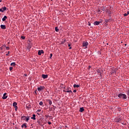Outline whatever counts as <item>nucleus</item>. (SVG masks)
Masks as SVG:
<instances>
[{"instance_id":"nucleus-1","label":"nucleus","mask_w":129,"mask_h":129,"mask_svg":"<svg viewBox=\"0 0 129 129\" xmlns=\"http://www.w3.org/2000/svg\"><path fill=\"white\" fill-rule=\"evenodd\" d=\"M44 120L43 118H40L37 120V122L39 125H43V124H45V121H44Z\"/></svg>"},{"instance_id":"nucleus-30","label":"nucleus","mask_w":129,"mask_h":129,"mask_svg":"<svg viewBox=\"0 0 129 129\" xmlns=\"http://www.w3.org/2000/svg\"><path fill=\"white\" fill-rule=\"evenodd\" d=\"M39 105H43V102L41 101L39 102Z\"/></svg>"},{"instance_id":"nucleus-5","label":"nucleus","mask_w":129,"mask_h":129,"mask_svg":"<svg viewBox=\"0 0 129 129\" xmlns=\"http://www.w3.org/2000/svg\"><path fill=\"white\" fill-rule=\"evenodd\" d=\"M6 10H7V7H3L1 9H0V12H1L2 13H4V12L6 11Z\"/></svg>"},{"instance_id":"nucleus-46","label":"nucleus","mask_w":129,"mask_h":129,"mask_svg":"<svg viewBox=\"0 0 129 129\" xmlns=\"http://www.w3.org/2000/svg\"><path fill=\"white\" fill-rule=\"evenodd\" d=\"M8 54H10V51H8Z\"/></svg>"},{"instance_id":"nucleus-29","label":"nucleus","mask_w":129,"mask_h":129,"mask_svg":"<svg viewBox=\"0 0 129 129\" xmlns=\"http://www.w3.org/2000/svg\"><path fill=\"white\" fill-rule=\"evenodd\" d=\"M14 107H15V108L16 111H17V110H18V106H15Z\"/></svg>"},{"instance_id":"nucleus-24","label":"nucleus","mask_w":129,"mask_h":129,"mask_svg":"<svg viewBox=\"0 0 129 129\" xmlns=\"http://www.w3.org/2000/svg\"><path fill=\"white\" fill-rule=\"evenodd\" d=\"M55 30L56 32H59V29H58V27H56L55 28Z\"/></svg>"},{"instance_id":"nucleus-41","label":"nucleus","mask_w":129,"mask_h":129,"mask_svg":"<svg viewBox=\"0 0 129 129\" xmlns=\"http://www.w3.org/2000/svg\"><path fill=\"white\" fill-rule=\"evenodd\" d=\"M127 91H128L127 94H128V95L129 96V90H128Z\"/></svg>"},{"instance_id":"nucleus-31","label":"nucleus","mask_w":129,"mask_h":129,"mask_svg":"<svg viewBox=\"0 0 129 129\" xmlns=\"http://www.w3.org/2000/svg\"><path fill=\"white\" fill-rule=\"evenodd\" d=\"M25 36H21V39H22V40H25Z\"/></svg>"},{"instance_id":"nucleus-3","label":"nucleus","mask_w":129,"mask_h":129,"mask_svg":"<svg viewBox=\"0 0 129 129\" xmlns=\"http://www.w3.org/2000/svg\"><path fill=\"white\" fill-rule=\"evenodd\" d=\"M97 73H99V75L100 76L101 78H102L101 75L102 74V73H103V70H102L101 68H99V69L97 70Z\"/></svg>"},{"instance_id":"nucleus-43","label":"nucleus","mask_w":129,"mask_h":129,"mask_svg":"<svg viewBox=\"0 0 129 129\" xmlns=\"http://www.w3.org/2000/svg\"><path fill=\"white\" fill-rule=\"evenodd\" d=\"M127 15H129V12H128V11L127 12Z\"/></svg>"},{"instance_id":"nucleus-10","label":"nucleus","mask_w":129,"mask_h":129,"mask_svg":"<svg viewBox=\"0 0 129 129\" xmlns=\"http://www.w3.org/2000/svg\"><path fill=\"white\" fill-rule=\"evenodd\" d=\"M6 95H7V93H5L4 94L3 99H7V98H8V96H6Z\"/></svg>"},{"instance_id":"nucleus-25","label":"nucleus","mask_w":129,"mask_h":129,"mask_svg":"<svg viewBox=\"0 0 129 129\" xmlns=\"http://www.w3.org/2000/svg\"><path fill=\"white\" fill-rule=\"evenodd\" d=\"M15 65H16V63H15V62H12L11 64V66H15Z\"/></svg>"},{"instance_id":"nucleus-34","label":"nucleus","mask_w":129,"mask_h":129,"mask_svg":"<svg viewBox=\"0 0 129 129\" xmlns=\"http://www.w3.org/2000/svg\"><path fill=\"white\" fill-rule=\"evenodd\" d=\"M127 14H126V13L124 14V17H127Z\"/></svg>"},{"instance_id":"nucleus-49","label":"nucleus","mask_w":129,"mask_h":129,"mask_svg":"<svg viewBox=\"0 0 129 129\" xmlns=\"http://www.w3.org/2000/svg\"><path fill=\"white\" fill-rule=\"evenodd\" d=\"M23 120H25L24 118H23Z\"/></svg>"},{"instance_id":"nucleus-9","label":"nucleus","mask_w":129,"mask_h":129,"mask_svg":"<svg viewBox=\"0 0 129 129\" xmlns=\"http://www.w3.org/2000/svg\"><path fill=\"white\" fill-rule=\"evenodd\" d=\"M38 54L39 55H42V54H44V50H39Z\"/></svg>"},{"instance_id":"nucleus-38","label":"nucleus","mask_w":129,"mask_h":129,"mask_svg":"<svg viewBox=\"0 0 129 129\" xmlns=\"http://www.w3.org/2000/svg\"><path fill=\"white\" fill-rule=\"evenodd\" d=\"M76 91H77L76 90H74L73 91V92H75H75H76Z\"/></svg>"},{"instance_id":"nucleus-6","label":"nucleus","mask_w":129,"mask_h":129,"mask_svg":"<svg viewBox=\"0 0 129 129\" xmlns=\"http://www.w3.org/2000/svg\"><path fill=\"white\" fill-rule=\"evenodd\" d=\"M88 45V42L87 41H83V47H86Z\"/></svg>"},{"instance_id":"nucleus-37","label":"nucleus","mask_w":129,"mask_h":129,"mask_svg":"<svg viewBox=\"0 0 129 129\" xmlns=\"http://www.w3.org/2000/svg\"><path fill=\"white\" fill-rule=\"evenodd\" d=\"M48 124H52V123L51 122H48Z\"/></svg>"},{"instance_id":"nucleus-22","label":"nucleus","mask_w":129,"mask_h":129,"mask_svg":"<svg viewBox=\"0 0 129 129\" xmlns=\"http://www.w3.org/2000/svg\"><path fill=\"white\" fill-rule=\"evenodd\" d=\"M80 86H79V85H76V84H75V85H74V87H77V88H78V87H79Z\"/></svg>"},{"instance_id":"nucleus-45","label":"nucleus","mask_w":129,"mask_h":129,"mask_svg":"<svg viewBox=\"0 0 129 129\" xmlns=\"http://www.w3.org/2000/svg\"><path fill=\"white\" fill-rule=\"evenodd\" d=\"M0 3H2V0H0Z\"/></svg>"},{"instance_id":"nucleus-14","label":"nucleus","mask_w":129,"mask_h":129,"mask_svg":"<svg viewBox=\"0 0 129 129\" xmlns=\"http://www.w3.org/2000/svg\"><path fill=\"white\" fill-rule=\"evenodd\" d=\"M99 24H100V22L95 21L94 22V25L96 26H98V25H99Z\"/></svg>"},{"instance_id":"nucleus-48","label":"nucleus","mask_w":129,"mask_h":129,"mask_svg":"<svg viewBox=\"0 0 129 129\" xmlns=\"http://www.w3.org/2000/svg\"><path fill=\"white\" fill-rule=\"evenodd\" d=\"M8 54H6L7 56H8Z\"/></svg>"},{"instance_id":"nucleus-20","label":"nucleus","mask_w":129,"mask_h":129,"mask_svg":"<svg viewBox=\"0 0 129 129\" xmlns=\"http://www.w3.org/2000/svg\"><path fill=\"white\" fill-rule=\"evenodd\" d=\"M111 21H112V20H111V19H108V20H105V22L106 23H109V22H111Z\"/></svg>"},{"instance_id":"nucleus-13","label":"nucleus","mask_w":129,"mask_h":129,"mask_svg":"<svg viewBox=\"0 0 129 129\" xmlns=\"http://www.w3.org/2000/svg\"><path fill=\"white\" fill-rule=\"evenodd\" d=\"M25 117H27V118L26 119V121H29V119H30V118H29V116L26 117L25 116H22L21 118L22 119H23V118H25Z\"/></svg>"},{"instance_id":"nucleus-27","label":"nucleus","mask_w":129,"mask_h":129,"mask_svg":"<svg viewBox=\"0 0 129 129\" xmlns=\"http://www.w3.org/2000/svg\"><path fill=\"white\" fill-rule=\"evenodd\" d=\"M68 47H69V49H71L72 48V47H71V44H68Z\"/></svg>"},{"instance_id":"nucleus-15","label":"nucleus","mask_w":129,"mask_h":129,"mask_svg":"<svg viewBox=\"0 0 129 129\" xmlns=\"http://www.w3.org/2000/svg\"><path fill=\"white\" fill-rule=\"evenodd\" d=\"M79 111L80 112H83V111H84V107L80 108Z\"/></svg>"},{"instance_id":"nucleus-47","label":"nucleus","mask_w":129,"mask_h":129,"mask_svg":"<svg viewBox=\"0 0 129 129\" xmlns=\"http://www.w3.org/2000/svg\"><path fill=\"white\" fill-rule=\"evenodd\" d=\"M125 46H126V44H125Z\"/></svg>"},{"instance_id":"nucleus-17","label":"nucleus","mask_w":129,"mask_h":129,"mask_svg":"<svg viewBox=\"0 0 129 129\" xmlns=\"http://www.w3.org/2000/svg\"><path fill=\"white\" fill-rule=\"evenodd\" d=\"M7 19H8V17H7V16H5L2 19V20L3 22H5Z\"/></svg>"},{"instance_id":"nucleus-44","label":"nucleus","mask_w":129,"mask_h":129,"mask_svg":"<svg viewBox=\"0 0 129 129\" xmlns=\"http://www.w3.org/2000/svg\"><path fill=\"white\" fill-rule=\"evenodd\" d=\"M91 24H90V23H89V24H88L89 26H91Z\"/></svg>"},{"instance_id":"nucleus-50","label":"nucleus","mask_w":129,"mask_h":129,"mask_svg":"<svg viewBox=\"0 0 129 129\" xmlns=\"http://www.w3.org/2000/svg\"><path fill=\"white\" fill-rule=\"evenodd\" d=\"M23 120H25L24 118H23Z\"/></svg>"},{"instance_id":"nucleus-52","label":"nucleus","mask_w":129,"mask_h":129,"mask_svg":"<svg viewBox=\"0 0 129 129\" xmlns=\"http://www.w3.org/2000/svg\"><path fill=\"white\" fill-rule=\"evenodd\" d=\"M107 45H108V43H107Z\"/></svg>"},{"instance_id":"nucleus-2","label":"nucleus","mask_w":129,"mask_h":129,"mask_svg":"<svg viewBox=\"0 0 129 129\" xmlns=\"http://www.w3.org/2000/svg\"><path fill=\"white\" fill-rule=\"evenodd\" d=\"M118 97L119 98H122L123 99H126V95L122 93H120L118 95Z\"/></svg>"},{"instance_id":"nucleus-16","label":"nucleus","mask_w":129,"mask_h":129,"mask_svg":"<svg viewBox=\"0 0 129 129\" xmlns=\"http://www.w3.org/2000/svg\"><path fill=\"white\" fill-rule=\"evenodd\" d=\"M31 119H33L34 120H36V115L33 114V117H31Z\"/></svg>"},{"instance_id":"nucleus-23","label":"nucleus","mask_w":129,"mask_h":129,"mask_svg":"<svg viewBox=\"0 0 129 129\" xmlns=\"http://www.w3.org/2000/svg\"><path fill=\"white\" fill-rule=\"evenodd\" d=\"M17 102H15L13 103V106H17Z\"/></svg>"},{"instance_id":"nucleus-28","label":"nucleus","mask_w":129,"mask_h":129,"mask_svg":"<svg viewBox=\"0 0 129 129\" xmlns=\"http://www.w3.org/2000/svg\"><path fill=\"white\" fill-rule=\"evenodd\" d=\"M4 46L6 47L7 50H10V47H8V46L7 47L6 46V45H4Z\"/></svg>"},{"instance_id":"nucleus-21","label":"nucleus","mask_w":129,"mask_h":129,"mask_svg":"<svg viewBox=\"0 0 129 129\" xmlns=\"http://www.w3.org/2000/svg\"><path fill=\"white\" fill-rule=\"evenodd\" d=\"M24 126L25 127V128H27V125H26V123H24L22 124V127H24Z\"/></svg>"},{"instance_id":"nucleus-51","label":"nucleus","mask_w":129,"mask_h":129,"mask_svg":"<svg viewBox=\"0 0 129 129\" xmlns=\"http://www.w3.org/2000/svg\"><path fill=\"white\" fill-rule=\"evenodd\" d=\"M65 126H66V127H67V125H66Z\"/></svg>"},{"instance_id":"nucleus-39","label":"nucleus","mask_w":129,"mask_h":129,"mask_svg":"<svg viewBox=\"0 0 129 129\" xmlns=\"http://www.w3.org/2000/svg\"><path fill=\"white\" fill-rule=\"evenodd\" d=\"M97 12H98V13H100V10H98L97 11Z\"/></svg>"},{"instance_id":"nucleus-19","label":"nucleus","mask_w":129,"mask_h":129,"mask_svg":"<svg viewBox=\"0 0 129 129\" xmlns=\"http://www.w3.org/2000/svg\"><path fill=\"white\" fill-rule=\"evenodd\" d=\"M47 102H48L49 105H51L52 104V101L51 100H47Z\"/></svg>"},{"instance_id":"nucleus-53","label":"nucleus","mask_w":129,"mask_h":129,"mask_svg":"<svg viewBox=\"0 0 129 129\" xmlns=\"http://www.w3.org/2000/svg\"><path fill=\"white\" fill-rule=\"evenodd\" d=\"M37 114H38V115H39V113H37Z\"/></svg>"},{"instance_id":"nucleus-4","label":"nucleus","mask_w":129,"mask_h":129,"mask_svg":"<svg viewBox=\"0 0 129 129\" xmlns=\"http://www.w3.org/2000/svg\"><path fill=\"white\" fill-rule=\"evenodd\" d=\"M70 88H67V89H65L64 90H63V92H71V93H72V91H71V90H70Z\"/></svg>"},{"instance_id":"nucleus-35","label":"nucleus","mask_w":129,"mask_h":129,"mask_svg":"<svg viewBox=\"0 0 129 129\" xmlns=\"http://www.w3.org/2000/svg\"><path fill=\"white\" fill-rule=\"evenodd\" d=\"M52 56H53V54L52 53L50 54V58H52Z\"/></svg>"},{"instance_id":"nucleus-40","label":"nucleus","mask_w":129,"mask_h":129,"mask_svg":"<svg viewBox=\"0 0 129 129\" xmlns=\"http://www.w3.org/2000/svg\"><path fill=\"white\" fill-rule=\"evenodd\" d=\"M24 76L27 77V74H24Z\"/></svg>"},{"instance_id":"nucleus-11","label":"nucleus","mask_w":129,"mask_h":129,"mask_svg":"<svg viewBox=\"0 0 129 129\" xmlns=\"http://www.w3.org/2000/svg\"><path fill=\"white\" fill-rule=\"evenodd\" d=\"M42 77L43 79H46V78H48V75H42Z\"/></svg>"},{"instance_id":"nucleus-33","label":"nucleus","mask_w":129,"mask_h":129,"mask_svg":"<svg viewBox=\"0 0 129 129\" xmlns=\"http://www.w3.org/2000/svg\"><path fill=\"white\" fill-rule=\"evenodd\" d=\"M53 110V111H54V110H55V108H53L52 109V108H50V111H51V110Z\"/></svg>"},{"instance_id":"nucleus-18","label":"nucleus","mask_w":129,"mask_h":129,"mask_svg":"<svg viewBox=\"0 0 129 129\" xmlns=\"http://www.w3.org/2000/svg\"><path fill=\"white\" fill-rule=\"evenodd\" d=\"M106 13H108V15L110 16V17H111V12L107 10L106 11Z\"/></svg>"},{"instance_id":"nucleus-12","label":"nucleus","mask_w":129,"mask_h":129,"mask_svg":"<svg viewBox=\"0 0 129 129\" xmlns=\"http://www.w3.org/2000/svg\"><path fill=\"white\" fill-rule=\"evenodd\" d=\"M1 28L3 30H6V29H7V27H6V25H1Z\"/></svg>"},{"instance_id":"nucleus-26","label":"nucleus","mask_w":129,"mask_h":129,"mask_svg":"<svg viewBox=\"0 0 129 129\" xmlns=\"http://www.w3.org/2000/svg\"><path fill=\"white\" fill-rule=\"evenodd\" d=\"M30 48H31V45H30V44H29L27 49H28V50H30Z\"/></svg>"},{"instance_id":"nucleus-36","label":"nucleus","mask_w":129,"mask_h":129,"mask_svg":"<svg viewBox=\"0 0 129 129\" xmlns=\"http://www.w3.org/2000/svg\"><path fill=\"white\" fill-rule=\"evenodd\" d=\"M90 68H91V67H90V66H89V68H88V70H90Z\"/></svg>"},{"instance_id":"nucleus-7","label":"nucleus","mask_w":129,"mask_h":129,"mask_svg":"<svg viewBox=\"0 0 129 129\" xmlns=\"http://www.w3.org/2000/svg\"><path fill=\"white\" fill-rule=\"evenodd\" d=\"M115 120L116 122H120V120H121V119L120 118V117H117L115 118Z\"/></svg>"},{"instance_id":"nucleus-8","label":"nucleus","mask_w":129,"mask_h":129,"mask_svg":"<svg viewBox=\"0 0 129 129\" xmlns=\"http://www.w3.org/2000/svg\"><path fill=\"white\" fill-rule=\"evenodd\" d=\"M43 89H45V87L40 86V87L38 88V91H41Z\"/></svg>"},{"instance_id":"nucleus-32","label":"nucleus","mask_w":129,"mask_h":129,"mask_svg":"<svg viewBox=\"0 0 129 129\" xmlns=\"http://www.w3.org/2000/svg\"><path fill=\"white\" fill-rule=\"evenodd\" d=\"M12 70H13V67H10V71H12Z\"/></svg>"},{"instance_id":"nucleus-42","label":"nucleus","mask_w":129,"mask_h":129,"mask_svg":"<svg viewBox=\"0 0 129 129\" xmlns=\"http://www.w3.org/2000/svg\"><path fill=\"white\" fill-rule=\"evenodd\" d=\"M37 111L40 112V111H41V109H39V110H37Z\"/></svg>"}]
</instances>
